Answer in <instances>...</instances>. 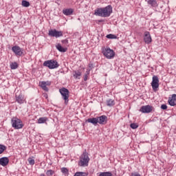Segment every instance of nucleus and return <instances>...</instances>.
<instances>
[{"label":"nucleus","instance_id":"obj_8","mask_svg":"<svg viewBox=\"0 0 176 176\" xmlns=\"http://www.w3.org/2000/svg\"><path fill=\"white\" fill-rule=\"evenodd\" d=\"M48 35L50 36H54L55 38H60V36H63V32L57 31L56 30H51L49 31Z\"/></svg>","mask_w":176,"mask_h":176},{"label":"nucleus","instance_id":"obj_13","mask_svg":"<svg viewBox=\"0 0 176 176\" xmlns=\"http://www.w3.org/2000/svg\"><path fill=\"white\" fill-rule=\"evenodd\" d=\"M97 119L98 123H99V124H107V119H108L107 116H101L100 117H97Z\"/></svg>","mask_w":176,"mask_h":176},{"label":"nucleus","instance_id":"obj_15","mask_svg":"<svg viewBox=\"0 0 176 176\" xmlns=\"http://www.w3.org/2000/svg\"><path fill=\"white\" fill-rule=\"evenodd\" d=\"M168 102L169 105H170V107H175V105H176V94H173L172 98H169Z\"/></svg>","mask_w":176,"mask_h":176},{"label":"nucleus","instance_id":"obj_20","mask_svg":"<svg viewBox=\"0 0 176 176\" xmlns=\"http://www.w3.org/2000/svg\"><path fill=\"white\" fill-rule=\"evenodd\" d=\"M87 122H88V123H91L92 124H94L96 126V124H97V123H98V118H88Z\"/></svg>","mask_w":176,"mask_h":176},{"label":"nucleus","instance_id":"obj_9","mask_svg":"<svg viewBox=\"0 0 176 176\" xmlns=\"http://www.w3.org/2000/svg\"><path fill=\"white\" fill-rule=\"evenodd\" d=\"M151 86L153 90H156V89H159V77H157V76H153Z\"/></svg>","mask_w":176,"mask_h":176},{"label":"nucleus","instance_id":"obj_7","mask_svg":"<svg viewBox=\"0 0 176 176\" xmlns=\"http://www.w3.org/2000/svg\"><path fill=\"white\" fill-rule=\"evenodd\" d=\"M155 108L151 105L142 106L140 109V112L142 113H151Z\"/></svg>","mask_w":176,"mask_h":176},{"label":"nucleus","instance_id":"obj_2","mask_svg":"<svg viewBox=\"0 0 176 176\" xmlns=\"http://www.w3.org/2000/svg\"><path fill=\"white\" fill-rule=\"evenodd\" d=\"M89 162L90 158L89 157V153L86 151L80 156V161L78 162V166L80 167H87L89 166Z\"/></svg>","mask_w":176,"mask_h":176},{"label":"nucleus","instance_id":"obj_39","mask_svg":"<svg viewBox=\"0 0 176 176\" xmlns=\"http://www.w3.org/2000/svg\"><path fill=\"white\" fill-rule=\"evenodd\" d=\"M40 176H46V175H45L44 173H41V174L40 175Z\"/></svg>","mask_w":176,"mask_h":176},{"label":"nucleus","instance_id":"obj_24","mask_svg":"<svg viewBox=\"0 0 176 176\" xmlns=\"http://www.w3.org/2000/svg\"><path fill=\"white\" fill-rule=\"evenodd\" d=\"M10 68L11 69H17V68H19V64L16 62L12 63L10 64Z\"/></svg>","mask_w":176,"mask_h":176},{"label":"nucleus","instance_id":"obj_5","mask_svg":"<svg viewBox=\"0 0 176 176\" xmlns=\"http://www.w3.org/2000/svg\"><path fill=\"white\" fill-rule=\"evenodd\" d=\"M43 66L44 67H47L50 69H54L56 68H58L60 67V65L58 64V62L57 60H45L43 63Z\"/></svg>","mask_w":176,"mask_h":176},{"label":"nucleus","instance_id":"obj_32","mask_svg":"<svg viewBox=\"0 0 176 176\" xmlns=\"http://www.w3.org/2000/svg\"><path fill=\"white\" fill-rule=\"evenodd\" d=\"M54 174V170L50 169V170H47L46 171V175L47 176H52Z\"/></svg>","mask_w":176,"mask_h":176},{"label":"nucleus","instance_id":"obj_28","mask_svg":"<svg viewBox=\"0 0 176 176\" xmlns=\"http://www.w3.org/2000/svg\"><path fill=\"white\" fill-rule=\"evenodd\" d=\"M21 4L23 8H28V6H30V1L23 0Z\"/></svg>","mask_w":176,"mask_h":176},{"label":"nucleus","instance_id":"obj_35","mask_svg":"<svg viewBox=\"0 0 176 176\" xmlns=\"http://www.w3.org/2000/svg\"><path fill=\"white\" fill-rule=\"evenodd\" d=\"M161 109H163L164 111L167 109V104H162L161 105Z\"/></svg>","mask_w":176,"mask_h":176},{"label":"nucleus","instance_id":"obj_3","mask_svg":"<svg viewBox=\"0 0 176 176\" xmlns=\"http://www.w3.org/2000/svg\"><path fill=\"white\" fill-rule=\"evenodd\" d=\"M59 93L61 94L63 100L65 101V104L68 105L69 101V90L65 87L59 89Z\"/></svg>","mask_w":176,"mask_h":176},{"label":"nucleus","instance_id":"obj_10","mask_svg":"<svg viewBox=\"0 0 176 176\" xmlns=\"http://www.w3.org/2000/svg\"><path fill=\"white\" fill-rule=\"evenodd\" d=\"M12 50L16 56H23V49H21L19 46L15 45L12 47Z\"/></svg>","mask_w":176,"mask_h":176},{"label":"nucleus","instance_id":"obj_25","mask_svg":"<svg viewBox=\"0 0 176 176\" xmlns=\"http://www.w3.org/2000/svg\"><path fill=\"white\" fill-rule=\"evenodd\" d=\"M6 149H8V147H6V146L3 144H0V155H2V153L5 152V151H6Z\"/></svg>","mask_w":176,"mask_h":176},{"label":"nucleus","instance_id":"obj_12","mask_svg":"<svg viewBox=\"0 0 176 176\" xmlns=\"http://www.w3.org/2000/svg\"><path fill=\"white\" fill-rule=\"evenodd\" d=\"M144 42L147 45L152 43V37L151 36V33H149V32H144Z\"/></svg>","mask_w":176,"mask_h":176},{"label":"nucleus","instance_id":"obj_17","mask_svg":"<svg viewBox=\"0 0 176 176\" xmlns=\"http://www.w3.org/2000/svg\"><path fill=\"white\" fill-rule=\"evenodd\" d=\"M73 76L75 79H80V76H82V72L80 70H75L73 72Z\"/></svg>","mask_w":176,"mask_h":176},{"label":"nucleus","instance_id":"obj_37","mask_svg":"<svg viewBox=\"0 0 176 176\" xmlns=\"http://www.w3.org/2000/svg\"><path fill=\"white\" fill-rule=\"evenodd\" d=\"M62 43H68V40L65 39V40H62Z\"/></svg>","mask_w":176,"mask_h":176},{"label":"nucleus","instance_id":"obj_40","mask_svg":"<svg viewBox=\"0 0 176 176\" xmlns=\"http://www.w3.org/2000/svg\"><path fill=\"white\" fill-rule=\"evenodd\" d=\"M45 98H47V95L45 96Z\"/></svg>","mask_w":176,"mask_h":176},{"label":"nucleus","instance_id":"obj_30","mask_svg":"<svg viewBox=\"0 0 176 176\" xmlns=\"http://www.w3.org/2000/svg\"><path fill=\"white\" fill-rule=\"evenodd\" d=\"M60 170H61V173H63V174H64V175H68V174H69L68 168L63 167V168H61Z\"/></svg>","mask_w":176,"mask_h":176},{"label":"nucleus","instance_id":"obj_31","mask_svg":"<svg viewBox=\"0 0 176 176\" xmlns=\"http://www.w3.org/2000/svg\"><path fill=\"white\" fill-rule=\"evenodd\" d=\"M106 38H107V39H116L117 37L115 34H109L106 36Z\"/></svg>","mask_w":176,"mask_h":176},{"label":"nucleus","instance_id":"obj_22","mask_svg":"<svg viewBox=\"0 0 176 176\" xmlns=\"http://www.w3.org/2000/svg\"><path fill=\"white\" fill-rule=\"evenodd\" d=\"M46 122H47V118H46V117H41L38 119V123L39 124H41L42 123H46Z\"/></svg>","mask_w":176,"mask_h":176},{"label":"nucleus","instance_id":"obj_36","mask_svg":"<svg viewBox=\"0 0 176 176\" xmlns=\"http://www.w3.org/2000/svg\"><path fill=\"white\" fill-rule=\"evenodd\" d=\"M131 176H141V175H140L138 173H132Z\"/></svg>","mask_w":176,"mask_h":176},{"label":"nucleus","instance_id":"obj_33","mask_svg":"<svg viewBox=\"0 0 176 176\" xmlns=\"http://www.w3.org/2000/svg\"><path fill=\"white\" fill-rule=\"evenodd\" d=\"M28 161L29 162V164H30V166H34V164H35V160L31 157H29Z\"/></svg>","mask_w":176,"mask_h":176},{"label":"nucleus","instance_id":"obj_19","mask_svg":"<svg viewBox=\"0 0 176 176\" xmlns=\"http://www.w3.org/2000/svg\"><path fill=\"white\" fill-rule=\"evenodd\" d=\"M63 14L65 16H71L74 13V10L72 8H68L63 10Z\"/></svg>","mask_w":176,"mask_h":176},{"label":"nucleus","instance_id":"obj_23","mask_svg":"<svg viewBox=\"0 0 176 176\" xmlns=\"http://www.w3.org/2000/svg\"><path fill=\"white\" fill-rule=\"evenodd\" d=\"M107 107H113V105H115V100H113L112 99L107 100Z\"/></svg>","mask_w":176,"mask_h":176},{"label":"nucleus","instance_id":"obj_4","mask_svg":"<svg viewBox=\"0 0 176 176\" xmlns=\"http://www.w3.org/2000/svg\"><path fill=\"white\" fill-rule=\"evenodd\" d=\"M12 126L15 129V130H20V129H23L24 127V124H23V122L21 120L17 118H12L11 120Z\"/></svg>","mask_w":176,"mask_h":176},{"label":"nucleus","instance_id":"obj_29","mask_svg":"<svg viewBox=\"0 0 176 176\" xmlns=\"http://www.w3.org/2000/svg\"><path fill=\"white\" fill-rule=\"evenodd\" d=\"M98 176H112V173L111 172H102Z\"/></svg>","mask_w":176,"mask_h":176},{"label":"nucleus","instance_id":"obj_1","mask_svg":"<svg viewBox=\"0 0 176 176\" xmlns=\"http://www.w3.org/2000/svg\"><path fill=\"white\" fill-rule=\"evenodd\" d=\"M113 8L112 6L109 5L104 8H99L94 10L95 16L100 17H109L112 14Z\"/></svg>","mask_w":176,"mask_h":176},{"label":"nucleus","instance_id":"obj_16","mask_svg":"<svg viewBox=\"0 0 176 176\" xmlns=\"http://www.w3.org/2000/svg\"><path fill=\"white\" fill-rule=\"evenodd\" d=\"M16 101H17L19 104H24V96H23V94H19V96L16 95Z\"/></svg>","mask_w":176,"mask_h":176},{"label":"nucleus","instance_id":"obj_21","mask_svg":"<svg viewBox=\"0 0 176 176\" xmlns=\"http://www.w3.org/2000/svg\"><path fill=\"white\" fill-rule=\"evenodd\" d=\"M148 5H151V6H153V8L158 6L157 1H156V0H148Z\"/></svg>","mask_w":176,"mask_h":176},{"label":"nucleus","instance_id":"obj_6","mask_svg":"<svg viewBox=\"0 0 176 176\" xmlns=\"http://www.w3.org/2000/svg\"><path fill=\"white\" fill-rule=\"evenodd\" d=\"M102 53L105 58L111 59L115 57V52L113 50H111L109 47H102Z\"/></svg>","mask_w":176,"mask_h":176},{"label":"nucleus","instance_id":"obj_27","mask_svg":"<svg viewBox=\"0 0 176 176\" xmlns=\"http://www.w3.org/2000/svg\"><path fill=\"white\" fill-rule=\"evenodd\" d=\"M89 75H90V69H87L84 74L85 82H86V80H87L88 78H89Z\"/></svg>","mask_w":176,"mask_h":176},{"label":"nucleus","instance_id":"obj_11","mask_svg":"<svg viewBox=\"0 0 176 176\" xmlns=\"http://www.w3.org/2000/svg\"><path fill=\"white\" fill-rule=\"evenodd\" d=\"M50 83H52L50 81H41L39 82V85L44 91H49L47 86H50Z\"/></svg>","mask_w":176,"mask_h":176},{"label":"nucleus","instance_id":"obj_18","mask_svg":"<svg viewBox=\"0 0 176 176\" xmlns=\"http://www.w3.org/2000/svg\"><path fill=\"white\" fill-rule=\"evenodd\" d=\"M56 48L57 49V50H58V52H60L61 53H65V52H67V50L66 47H63V46H61V44L60 43L56 45Z\"/></svg>","mask_w":176,"mask_h":176},{"label":"nucleus","instance_id":"obj_34","mask_svg":"<svg viewBox=\"0 0 176 176\" xmlns=\"http://www.w3.org/2000/svg\"><path fill=\"white\" fill-rule=\"evenodd\" d=\"M131 129H133V130H135V129H138V124L136 123L131 124Z\"/></svg>","mask_w":176,"mask_h":176},{"label":"nucleus","instance_id":"obj_38","mask_svg":"<svg viewBox=\"0 0 176 176\" xmlns=\"http://www.w3.org/2000/svg\"><path fill=\"white\" fill-rule=\"evenodd\" d=\"M102 22H104V20H102V19H100L98 21V23H102Z\"/></svg>","mask_w":176,"mask_h":176},{"label":"nucleus","instance_id":"obj_14","mask_svg":"<svg viewBox=\"0 0 176 176\" xmlns=\"http://www.w3.org/2000/svg\"><path fill=\"white\" fill-rule=\"evenodd\" d=\"M0 164L1 166H3V167L8 166V164H9V158H8V157L0 158Z\"/></svg>","mask_w":176,"mask_h":176},{"label":"nucleus","instance_id":"obj_26","mask_svg":"<svg viewBox=\"0 0 176 176\" xmlns=\"http://www.w3.org/2000/svg\"><path fill=\"white\" fill-rule=\"evenodd\" d=\"M89 174L85 172H76L74 176H88Z\"/></svg>","mask_w":176,"mask_h":176}]
</instances>
